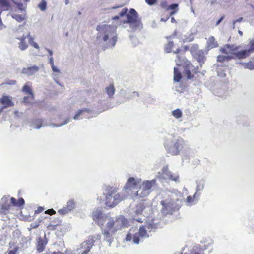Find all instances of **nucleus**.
<instances>
[{
  "instance_id": "nucleus-1",
  "label": "nucleus",
  "mask_w": 254,
  "mask_h": 254,
  "mask_svg": "<svg viewBox=\"0 0 254 254\" xmlns=\"http://www.w3.org/2000/svg\"><path fill=\"white\" fill-rule=\"evenodd\" d=\"M116 27L106 24L99 25L96 30L98 34L96 42L104 48H112L117 41Z\"/></svg>"
},
{
  "instance_id": "nucleus-2",
  "label": "nucleus",
  "mask_w": 254,
  "mask_h": 254,
  "mask_svg": "<svg viewBox=\"0 0 254 254\" xmlns=\"http://www.w3.org/2000/svg\"><path fill=\"white\" fill-rule=\"evenodd\" d=\"M127 223V220L122 215L116 218L115 220L111 217L107 218L106 224L102 230L104 241L108 243L110 246L114 240L116 233L123 227H126Z\"/></svg>"
},
{
  "instance_id": "nucleus-3",
  "label": "nucleus",
  "mask_w": 254,
  "mask_h": 254,
  "mask_svg": "<svg viewBox=\"0 0 254 254\" xmlns=\"http://www.w3.org/2000/svg\"><path fill=\"white\" fill-rule=\"evenodd\" d=\"M155 228L156 225L152 220L147 221L145 224L140 227L139 229L135 228L131 229L126 237V240L130 241L132 238L133 243L138 244L145 238L149 237V233Z\"/></svg>"
},
{
  "instance_id": "nucleus-4",
  "label": "nucleus",
  "mask_w": 254,
  "mask_h": 254,
  "mask_svg": "<svg viewBox=\"0 0 254 254\" xmlns=\"http://www.w3.org/2000/svg\"><path fill=\"white\" fill-rule=\"evenodd\" d=\"M165 195V199L161 202L162 205L161 212L164 215L172 213L173 210L178 209L179 205L177 202L182 197L181 193L176 190L174 192H169Z\"/></svg>"
},
{
  "instance_id": "nucleus-5",
  "label": "nucleus",
  "mask_w": 254,
  "mask_h": 254,
  "mask_svg": "<svg viewBox=\"0 0 254 254\" xmlns=\"http://www.w3.org/2000/svg\"><path fill=\"white\" fill-rule=\"evenodd\" d=\"M185 145L184 141L180 137L168 135L165 139L164 147L167 152L172 155H177Z\"/></svg>"
},
{
  "instance_id": "nucleus-6",
  "label": "nucleus",
  "mask_w": 254,
  "mask_h": 254,
  "mask_svg": "<svg viewBox=\"0 0 254 254\" xmlns=\"http://www.w3.org/2000/svg\"><path fill=\"white\" fill-rule=\"evenodd\" d=\"M127 19L124 22L129 23L132 30H135L141 28V23L138 18L137 13L134 9H131L129 13L127 14Z\"/></svg>"
},
{
  "instance_id": "nucleus-7",
  "label": "nucleus",
  "mask_w": 254,
  "mask_h": 254,
  "mask_svg": "<svg viewBox=\"0 0 254 254\" xmlns=\"http://www.w3.org/2000/svg\"><path fill=\"white\" fill-rule=\"evenodd\" d=\"M141 180L135 179L133 177H130L127 182L124 191H125L129 195H134V192L140 186Z\"/></svg>"
},
{
  "instance_id": "nucleus-8",
  "label": "nucleus",
  "mask_w": 254,
  "mask_h": 254,
  "mask_svg": "<svg viewBox=\"0 0 254 254\" xmlns=\"http://www.w3.org/2000/svg\"><path fill=\"white\" fill-rule=\"evenodd\" d=\"M105 191L103 192L105 195V204L109 208H112L115 206L114 202V194L117 192L116 188L110 186H105L104 188Z\"/></svg>"
},
{
  "instance_id": "nucleus-9",
  "label": "nucleus",
  "mask_w": 254,
  "mask_h": 254,
  "mask_svg": "<svg viewBox=\"0 0 254 254\" xmlns=\"http://www.w3.org/2000/svg\"><path fill=\"white\" fill-rule=\"evenodd\" d=\"M147 210H150V208L149 207H145L143 203L140 202L137 204L133 209V220L137 222H142V220H144V219L142 218H136L135 215H139L143 214V216L145 217L146 211Z\"/></svg>"
},
{
  "instance_id": "nucleus-10",
  "label": "nucleus",
  "mask_w": 254,
  "mask_h": 254,
  "mask_svg": "<svg viewBox=\"0 0 254 254\" xmlns=\"http://www.w3.org/2000/svg\"><path fill=\"white\" fill-rule=\"evenodd\" d=\"M157 176L163 179H170L176 182H179L178 175L172 174L168 170L167 166L163 167L161 173L158 172V175Z\"/></svg>"
},
{
  "instance_id": "nucleus-11",
  "label": "nucleus",
  "mask_w": 254,
  "mask_h": 254,
  "mask_svg": "<svg viewBox=\"0 0 254 254\" xmlns=\"http://www.w3.org/2000/svg\"><path fill=\"white\" fill-rule=\"evenodd\" d=\"M76 207V203L73 199L69 200L65 206L60 209L58 213L62 215H65L73 211Z\"/></svg>"
},
{
  "instance_id": "nucleus-12",
  "label": "nucleus",
  "mask_w": 254,
  "mask_h": 254,
  "mask_svg": "<svg viewBox=\"0 0 254 254\" xmlns=\"http://www.w3.org/2000/svg\"><path fill=\"white\" fill-rule=\"evenodd\" d=\"M109 218L103 214L101 210L97 209L93 212V219L99 225H102Z\"/></svg>"
},
{
  "instance_id": "nucleus-13",
  "label": "nucleus",
  "mask_w": 254,
  "mask_h": 254,
  "mask_svg": "<svg viewBox=\"0 0 254 254\" xmlns=\"http://www.w3.org/2000/svg\"><path fill=\"white\" fill-rule=\"evenodd\" d=\"M92 113V109L89 108H84L79 110L74 116L73 119L75 120H79L81 116H84L85 117L88 118L92 117H93V115H88V114H91Z\"/></svg>"
},
{
  "instance_id": "nucleus-14",
  "label": "nucleus",
  "mask_w": 254,
  "mask_h": 254,
  "mask_svg": "<svg viewBox=\"0 0 254 254\" xmlns=\"http://www.w3.org/2000/svg\"><path fill=\"white\" fill-rule=\"evenodd\" d=\"M13 98L12 97L9 96H2L1 98H0V102L3 105V107L0 110V111L3 109V108H7L12 107L14 105V103L12 101Z\"/></svg>"
},
{
  "instance_id": "nucleus-15",
  "label": "nucleus",
  "mask_w": 254,
  "mask_h": 254,
  "mask_svg": "<svg viewBox=\"0 0 254 254\" xmlns=\"http://www.w3.org/2000/svg\"><path fill=\"white\" fill-rule=\"evenodd\" d=\"M238 48V47L234 46V45L227 44L224 47H221L220 51L222 53L225 54L226 55H234L235 51L237 50Z\"/></svg>"
},
{
  "instance_id": "nucleus-16",
  "label": "nucleus",
  "mask_w": 254,
  "mask_h": 254,
  "mask_svg": "<svg viewBox=\"0 0 254 254\" xmlns=\"http://www.w3.org/2000/svg\"><path fill=\"white\" fill-rule=\"evenodd\" d=\"M184 63L185 74L188 79H190L193 77V75L191 74V71L193 70L194 67L190 61H186V62H184Z\"/></svg>"
},
{
  "instance_id": "nucleus-17",
  "label": "nucleus",
  "mask_w": 254,
  "mask_h": 254,
  "mask_svg": "<svg viewBox=\"0 0 254 254\" xmlns=\"http://www.w3.org/2000/svg\"><path fill=\"white\" fill-rule=\"evenodd\" d=\"M30 83L28 82L27 84H26L22 88V91L25 93V94L29 95V96L25 97L23 98V102L24 103H27L29 102L27 100L28 99H32L34 97L33 93L32 91V89L29 84H30Z\"/></svg>"
},
{
  "instance_id": "nucleus-18",
  "label": "nucleus",
  "mask_w": 254,
  "mask_h": 254,
  "mask_svg": "<svg viewBox=\"0 0 254 254\" xmlns=\"http://www.w3.org/2000/svg\"><path fill=\"white\" fill-rule=\"evenodd\" d=\"M37 244L36 245V249L38 252H43L45 248L46 245L47 244L48 240L45 235L43 238L39 237L37 239Z\"/></svg>"
},
{
  "instance_id": "nucleus-19",
  "label": "nucleus",
  "mask_w": 254,
  "mask_h": 254,
  "mask_svg": "<svg viewBox=\"0 0 254 254\" xmlns=\"http://www.w3.org/2000/svg\"><path fill=\"white\" fill-rule=\"evenodd\" d=\"M91 248L90 243L86 241L81 244L80 247L77 249L76 251L78 254H87Z\"/></svg>"
},
{
  "instance_id": "nucleus-20",
  "label": "nucleus",
  "mask_w": 254,
  "mask_h": 254,
  "mask_svg": "<svg viewBox=\"0 0 254 254\" xmlns=\"http://www.w3.org/2000/svg\"><path fill=\"white\" fill-rule=\"evenodd\" d=\"M39 68L36 65L24 67L22 69V73L28 76H32L39 71Z\"/></svg>"
},
{
  "instance_id": "nucleus-21",
  "label": "nucleus",
  "mask_w": 254,
  "mask_h": 254,
  "mask_svg": "<svg viewBox=\"0 0 254 254\" xmlns=\"http://www.w3.org/2000/svg\"><path fill=\"white\" fill-rule=\"evenodd\" d=\"M128 195H129L125 191L117 194L115 193L113 196L114 205H116L120 202L124 200L127 197Z\"/></svg>"
},
{
  "instance_id": "nucleus-22",
  "label": "nucleus",
  "mask_w": 254,
  "mask_h": 254,
  "mask_svg": "<svg viewBox=\"0 0 254 254\" xmlns=\"http://www.w3.org/2000/svg\"><path fill=\"white\" fill-rule=\"evenodd\" d=\"M139 189L134 192L133 196H138L140 197H145L150 194L149 190H147L143 186L140 184Z\"/></svg>"
},
{
  "instance_id": "nucleus-23",
  "label": "nucleus",
  "mask_w": 254,
  "mask_h": 254,
  "mask_svg": "<svg viewBox=\"0 0 254 254\" xmlns=\"http://www.w3.org/2000/svg\"><path fill=\"white\" fill-rule=\"evenodd\" d=\"M253 49L254 48L249 49L247 50H241L240 51H237V50H236L235 51L234 55L238 59H245L250 55V53L252 52Z\"/></svg>"
},
{
  "instance_id": "nucleus-24",
  "label": "nucleus",
  "mask_w": 254,
  "mask_h": 254,
  "mask_svg": "<svg viewBox=\"0 0 254 254\" xmlns=\"http://www.w3.org/2000/svg\"><path fill=\"white\" fill-rule=\"evenodd\" d=\"M205 185V180L203 179H200L196 181V192L194 194V197H196L197 194L198 196L200 195V191L203 190Z\"/></svg>"
},
{
  "instance_id": "nucleus-25",
  "label": "nucleus",
  "mask_w": 254,
  "mask_h": 254,
  "mask_svg": "<svg viewBox=\"0 0 254 254\" xmlns=\"http://www.w3.org/2000/svg\"><path fill=\"white\" fill-rule=\"evenodd\" d=\"M8 199L6 197H3L0 201V212L3 213L5 210H8L10 208V204L8 202Z\"/></svg>"
},
{
  "instance_id": "nucleus-26",
  "label": "nucleus",
  "mask_w": 254,
  "mask_h": 254,
  "mask_svg": "<svg viewBox=\"0 0 254 254\" xmlns=\"http://www.w3.org/2000/svg\"><path fill=\"white\" fill-rule=\"evenodd\" d=\"M17 39L19 40L18 43V48L21 51H24L28 47V44L27 43L25 37H18L16 38Z\"/></svg>"
},
{
  "instance_id": "nucleus-27",
  "label": "nucleus",
  "mask_w": 254,
  "mask_h": 254,
  "mask_svg": "<svg viewBox=\"0 0 254 254\" xmlns=\"http://www.w3.org/2000/svg\"><path fill=\"white\" fill-rule=\"evenodd\" d=\"M156 179H153L151 181L147 180L144 181L141 184V185L144 187L147 190L151 192V189L152 187L154 186L156 184Z\"/></svg>"
},
{
  "instance_id": "nucleus-28",
  "label": "nucleus",
  "mask_w": 254,
  "mask_h": 254,
  "mask_svg": "<svg viewBox=\"0 0 254 254\" xmlns=\"http://www.w3.org/2000/svg\"><path fill=\"white\" fill-rule=\"evenodd\" d=\"M218 46L217 42L215 40L213 36H210L208 38L207 41V47L208 49H211Z\"/></svg>"
},
{
  "instance_id": "nucleus-29",
  "label": "nucleus",
  "mask_w": 254,
  "mask_h": 254,
  "mask_svg": "<svg viewBox=\"0 0 254 254\" xmlns=\"http://www.w3.org/2000/svg\"><path fill=\"white\" fill-rule=\"evenodd\" d=\"M228 70L227 67L224 66H219L218 67V76L221 78H224L226 76V72Z\"/></svg>"
},
{
  "instance_id": "nucleus-30",
  "label": "nucleus",
  "mask_w": 254,
  "mask_h": 254,
  "mask_svg": "<svg viewBox=\"0 0 254 254\" xmlns=\"http://www.w3.org/2000/svg\"><path fill=\"white\" fill-rule=\"evenodd\" d=\"M100 239L101 236L99 234H97L92 236L91 237H89L88 240H87V242L88 243H90V244H91V246L92 247L93 244L94 243H97L98 242H100Z\"/></svg>"
},
{
  "instance_id": "nucleus-31",
  "label": "nucleus",
  "mask_w": 254,
  "mask_h": 254,
  "mask_svg": "<svg viewBox=\"0 0 254 254\" xmlns=\"http://www.w3.org/2000/svg\"><path fill=\"white\" fill-rule=\"evenodd\" d=\"M51 68L52 69V71L55 73V74H54V79L56 82V83L60 85V83L59 81H58V78L59 77V74L60 73V70L54 65H51Z\"/></svg>"
},
{
  "instance_id": "nucleus-32",
  "label": "nucleus",
  "mask_w": 254,
  "mask_h": 254,
  "mask_svg": "<svg viewBox=\"0 0 254 254\" xmlns=\"http://www.w3.org/2000/svg\"><path fill=\"white\" fill-rule=\"evenodd\" d=\"M181 73L179 71L178 68L174 67V81L175 82H179L182 78Z\"/></svg>"
},
{
  "instance_id": "nucleus-33",
  "label": "nucleus",
  "mask_w": 254,
  "mask_h": 254,
  "mask_svg": "<svg viewBox=\"0 0 254 254\" xmlns=\"http://www.w3.org/2000/svg\"><path fill=\"white\" fill-rule=\"evenodd\" d=\"M242 65L245 68L250 70L254 69V59L250 61L248 63H242Z\"/></svg>"
},
{
  "instance_id": "nucleus-34",
  "label": "nucleus",
  "mask_w": 254,
  "mask_h": 254,
  "mask_svg": "<svg viewBox=\"0 0 254 254\" xmlns=\"http://www.w3.org/2000/svg\"><path fill=\"white\" fill-rule=\"evenodd\" d=\"M43 122L42 119H37L32 123V127L34 129H40L42 126Z\"/></svg>"
},
{
  "instance_id": "nucleus-35",
  "label": "nucleus",
  "mask_w": 254,
  "mask_h": 254,
  "mask_svg": "<svg viewBox=\"0 0 254 254\" xmlns=\"http://www.w3.org/2000/svg\"><path fill=\"white\" fill-rule=\"evenodd\" d=\"M105 91L109 97H111L115 93V88L113 85H110L105 88Z\"/></svg>"
},
{
  "instance_id": "nucleus-36",
  "label": "nucleus",
  "mask_w": 254,
  "mask_h": 254,
  "mask_svg": "<svg viewBox=\"0 0 254 254\" xmlns=\"http://www.w3.org/2000/svg\"><path fill=\"white\" fill-rule=\"evenodd\" d=\"M232 58H233L232 55H219L217 57V61L222 62L225 61H228Z\"/></svg>"
},
{
  "instance_id": "nucleus-37",
  "label": "nucleus",
  "mask_w": 254,
  "mask_h": 254,
  "mask_svg": "<svg viewBox=\"0 0 254 254\" xmlns=\"http://www.w3.org/2000/svg\"><path fill=\"white\" fill-rule=\"evenodd\" d=\"M12 18L16 20L18 22H21L25 19V16L13 13L11 14Z\"/></svg>"
},
{
  "instance_id": "nucleus-38",
  "label": "nucleus",
  "mask_w": 254,
  "mask_h": 254,
  "mask_svg": "<svg viewBox=\"0 0 254 254\" xmlns=\"http://www.w3.org/2000/svg\"><path fill=\"white\" fill-rule=\"evenodd\" d=\"M172 115L175 118L179 119L182 117V112L179 109H176L172 112Z\"/></svg>"
},
{
  "instance_id": "nucleus-39",
  "label": "nucleus",
  "mask_w": 254,
  "mask_h": 254,
  "mask_svg": "<svg viewBox=\"0 0 254 254\" xmlns=\"http://www.w3.org/2000/svg\"><path fill=\"white\" fill-rule=\"evenodd\" d=\"M127 11H128V9L127 8L122 9V10L119 13V16H116L112 18L113 20H118L119 19L120 17H122L124 16L127 14Z\"/></svg>"
},
{
  "instance_id": "nucleus-40",
  "label": "nucleus",
  "mask_w": 254,
  "mask_h": 254,
  "mask_svg": "<svg viewBox=\"0 0 254 254\" xmlns=\"http://www.w3.org/2000/svg\"><path fill=\"white\" fill-rule=\"evenodd\" d=\"M71 121L70 120V118H66L64 121L61 123V124H54V123H52L50 125V126L53 127H61V126H63L64 125H66L67 123H68L70 121Z\"/></svg>"
},
{
  "instance_id": "nucleus-41",
  "label": "nucleus",
  "mask_w": 254,
  "mask_h": 254,
  "mask_svg": "<svg viewBox=\"0 0 254 254\" xmlns=\"http://www.w3.org/2000/svg\"><path fill=\"white\" fill-rule=\"evenodd\" d=\"M38 8L42 11H45L47 8V2L45 0H42L38 5Z\"/></svg>"
},
{
  "instance_id": "nucleus-42",
  "label": "nucleus",
  "mask_w": 254,
  "mask_h": 254,
  "mask_svg": "<svg viewBox=\"0 0 254 254\" xmlns=\"http://www.w3.org/2000/svg\"><path fill=\"white\" fill-rule=\"evenodd\" d=\"M204 60L205 57L203 52L202 51H199L197 57L198 62L200 64L203 63L204 62Z\"/></svg>"
},
{
  "instance_id": "nucleus-43",
  "label": "nucleus",
  "mask_w": 254,
  "mask_h": 254,
  "mask_svg": "<svg viewBox=\"0 0 254 254\" xmlns=\"http://www.w3.org/2000/svg\"><path fill=\"white\" fill-rule=\"evenodd\" d=\"M173 46V43L172 42H169L165 46V51L167 53H170L172 51L171 50L172 47Z\"/></svg>"
},
{
  "instance_id": "nucleus-44",
  "label": "nucleus",
  "mask_w": 254,
  "mask_h": 254,
  "mask_svg": "<svg viewBox=\"0 0 254 254\" xmlns=\"http://www.w3.org/2000/svg\"><path fill=\"white\" fill-rule=\"evenodd\" d=\"M195 197H194V195L192 197L190 196H188L187 198V201H186L187 204L188 205H191L193 204H194L195 202H194V199H195Z\"/></svg>"
},
{
  "instance_id": "nucleus-45",
  "label": "nucleus",
  "mask_w": 254,
  "mask_h": 254,
  "mask_svg": "<svg viewBox=\"0 0 254 254\" xmlns=\"http://www.w3.org/2000/svg\"><path fill=\"white\" fill-rule=\"evenodd\" d=\"M22 37H25V39L26 38H27L28 39V42L30 43V42H32L33 40H34V37H33L30 32L28 33V34L26 35H23Z\"/></svg>"
},
{
  "instance_id": "nucleus-46",
  "label": "nucleus",
  "mask_w": 254,
  "mask_h": 254,
  "mask_svg": "<svg viewBox=\"0 0 254 254\" xmlns=\"http://www.w3.org/2000/svg\"><path fill=\"white\" fill-rule=\"evenodd\" d=\"M29 43L31 45V46L34 47L36 49L39 50L40 47H39L38 44L36 42H35L34 40H33L32 42H30Z\"/></svg>"
},
{
  "instance_id": "nucleus-47",
  "label": "nucleus",
  "mask_w": 254,
  "mask_h": 254,
  "mask_svg": "<svg viewBox=\"0 0 254 254\" xmlns=\"http://www.w3.org/2000/svg\"><path fill=\"white\" fill-rule=\"evenodd\" d=\"M45 213L52 215L55 214L56 213V211L53 209H50L46 210L45 211Z\"/></svg>"
},
{
  "instance_id": "nucleus-48",
  "label": "nucleus",
  "mask_w": 254,
  "mask_h": 254,
  "mask_svg": "<svg viewBox=\"0 0 254 254\" xmlns=\"http://www.w3.org/2000/svg\"><path fill=\"white\" fill-rule=\"evenodd\" d=\"M145 1L148 4L152 5L156 3V0H145Z\"/></svg>"
},
{
  "instance_id": "nucleus-49",
  "label": "nucleus",
  "mask_w": 254,
  "mask_h": 254,
  "mask_svg": "<svg viewBox=\"0 0 254 254\" xmlns=\"http://www.w3.org/2000/svg\"><path fill=\"white\" fill-rule=\"evenodd\" d=\"M178 6V4H176V3L172 4H171V5H170L169 6V9H170L171 10H173V9H175L176 8H177Z\"/></svg>"
},
{
  "instance_id": "nucleus-50",
  "label": "nucleus",
  "mask_w": 254,
  "mask_h": 254,
  "mask_svg": "<svg viewBox=\"0 0 254 254\" xmlns=\"http://www.w3.org/2000/svg\"><path fill=\"white\" fill-rule=\"evenodd\" d=\"M16 82V81L15 80H8L6 81L5 84L7 85H11L15 84Z\"/></svg>"
},
{
  "instance_id": "nucleus-51",
  "label": "nucleus",
  "mask_w": 254,
  "mask_h": 254,
  "mask_svg": "<svg viewBox=\"0 0 254 254\" xmlns=\"http://www.w3.org/2000/svg\"><path fill=\"white\" fill-rule=\"evenodd\" d=\"M24 204V200L23 198H20L18 200V203H17V205L20 206L23 205Z\"/></svg>"
},
{
  "instance_id": "nucleus-52",
  "label": "nucleus",
  "mask_w": 254,
  "mask_h": 254,
  "mask_svg": "<svg viewBox=\"0 0 254 254\" xmlns=\"http://www.w3.org/2000/svg\"><path fill=\"white\" fill-rule=\"evenodd\" d=\"M243 20V18L240 17L239 19H237L235 21H233V28H235V24L236 22H241Z\"/></svg>"
},
{
  "instance_id": "nucleus-53",
  "label": "nucleus",
  "mask_w": 254,
  "mask_h": 254,
  "mask_svg": "<svg viewBox=\"0 0 254 254\" xmlns=\"http://www.w3.org/2000/svg\"><path fill=\"white\" fill-rule=\"evenodd\" d=\"M64 254H80L77 253V254H76L75 252L72 251L71 250H67Z\"/></svg>"
},
{
  "instance_id": "nucleus-54",
  "label": "nucleus",
  "mask_w": 254,
  "mask_h": 254,
  "mask_svg": "<svg viewBox=\"0 0 254 254\" xmlns=\"http://www.w3.org/2000/svg\"><path fill=\"white\" fill-rule=\"evenodd\" d=\"M250 45H251V48L250 49L254 48L252 50V51H254V40H251L249 42Z\"/></svg>"
},
{
  "instance_id": "nucleus-55",
  "label": "nucleus",
  "mask_w": 254,
  "mask_h": 254,
  "mask_svg": "<svg viewBox=\"0 0 254 254\" xmlns=\"http://www.w3.org/2000/svg\"><path fill=\"white\" fill-rule=\"evenodd\" d=\"M10 201H11V203L13 205H14V206L17 205L16 200L14 198H13V197L11 198Z\"/></svg>"
},
{
  "instance_id": "nucleus-56",
  "label": "nucleus",
  "mask_w": 254,
  "mask_h": 254,
  "mask_svg": "<svg viewBox=\"0 0 254 254\" xmlns=\"http://www.w3.org/2000/svg\"><path fill=\"white\" fill-rule=\"evenodd\" d=\"M224 18V16H222L217 22L216 23V25H218L220 22L223 20V19Z\"/></svg>"
},
{
  "instance_id": "nucleus-57",
  "label": "nucleus",
  "mask_w": 254,
  "mask_h": 254,
  "mask_svg": "<svg viewBox=\"0 0 254 254\" xmlns=\"http://www.w3.org/2000/svg\"><path fill=\"white\" fill-rule=\"evenodd\" d=\"M49 63L51 66L54 65V59L52 56H51L49 58Z\"/></svg>"
},
{
  "instance_id": "nucleus-58",
  "label": "nucleus",
  "mask_w": 254,
  "mask_h": 254,
  "mask_svg": "<svg viewBox=\"0 0 254 254\" xmlns=\"http://www.w3.org/2000/svg\"><path fill=\"white\" fill-rule=\"evenodd\" d=\"M4 28H5V26H4L3 24L2 23L1 20H0V30H2Z\"/></svg>"
},
{
  "instance_id": "nucleus-59",
  "label": "nucleus",
  "mask_w": 254,
  "mask_h": 254,
  "mask_svg": "<svg viewBox=\"0 0 254 254\" xmlns=\"http://www.w3.org/2000/svg\"><path fill=\"white\" fill-rule=\"evenodd\" d=\"M50 254H64V253H62V252H61L60 251H58V252H53L51 253Z\"/></svg>"
},
{
  "instance_id": "nucleus-60",
  "label": "nucleus",
  "mask_w": 254,
  "mask_h": 254,
  "mask_svg": "<svg viewBox=\"0 0 254 254\" xmlns=\"http://www.w3.org/2000/svg\"><path fill=\"white\" fill-rule=\"evenodd\" d=\"M46 50L48 51V52L49 53V55H50V56H52V55H53V52L49 49H46Z\"/></svg>"
},
{
  "instance_id": "nucleus-61",
  "label": "nucleus",
  "mask_w": 254,
  "mask_h": 254,
  "mask_svg": "<svg viewBox=\"0 0 254 254\" xmlns=\"http://www.w3.org/2000/svg\"><path fill=\"white\" fill-rule=\"evenodd\" d=\"M15 116L16 117L18 116L19 112L18 111H15L14 112Z\"/></svg>"
},
{
  "instance_id": "nucleus-62",
  "label": "nucleus",
  "mask_w": 254,
  "mask_h": 254,
  "mask_svg": "<svg viewBox=\"0 0 254 254\" xmlns=\"http://www.w3.org/2000/svg\"><path fill=\"white\" fill-rule=\"evenodd\" d=\"M43 210V209L42 207H39V208L38 209V211L39 212H42Z\"/></svg>"
},
{
  "instance_id": "nucleus-63",
  "label": "nucleus",
  "mask_w": 254,
  "mask_h": 254,
  "mask_svg": "<svg viewBox=\"0 0 254 254\" xmlns=\"http://www.w3.org/2000/svg\"><path fill=\"white\" fill-rule=\"evenodd\" d=\"M171 22H172V23H174V22H176V20L175 19V18H174L172 17V18H171Z\"/></svg>"
},
{
  "instance_id": "nucleus-64",
  "label": "nucleus",
  "mask_w": 254,
  "mask_h": 254,
  "mask_svg": "<svg viewBox=\"0 0 254 254\" xmlns=\"http://www.w3.org/2000/svg\"><path fill=\"white\" fill-rule=\"evenodd\" d=\"M179 49H177V50L176 51H174V53H175V54H177V53H178L179 52Z\"/></svg>"
}]
</instances>
